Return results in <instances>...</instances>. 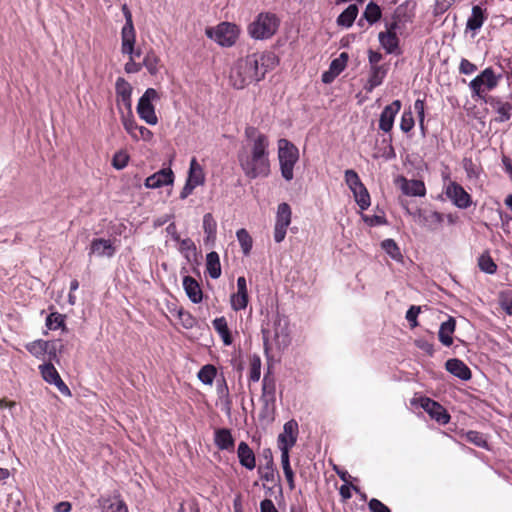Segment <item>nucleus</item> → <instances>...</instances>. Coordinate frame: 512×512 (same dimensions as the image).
Wrapping results in <instances>:
<instances>
[{
    "label": "nucleus",
    "mask_w": 512,
    "mask_h": 512,
    "mask_svg": "<svg viewBox=\"0 0 512 512\" xmlns=\"http://www.w3.org/2000/svg\"><path fill=\"white\" fill-rule=\"evenodd\" d=\"M203 230L208 241H214L217 233V223L211 213L203 216Z\"/></svg>",
    "instance_id": "ea45409f"
},
{
    "label": "nucleus",
    "mask_w": 512,
    "mask_h": 512,
    "mask_svg": "<svg viewBox=\"0 0 512 512\" xmlns=\"http://www.w3.org/2000/svg\"><path fill=\"white\" fill-rule=\"evenodd\" d=\"M500 79L501 75H496L491 67L485 68L469 83L472 98L485 102V98H488L487 92L496 88Z\"/></svg>",
    "instance_id": "39448f33"
},
{
    "label": "nucleus",
    "mask_w": 512,
    "mask_h": 512,
    "mask_svg": "<svg viewBox=\"0 0 512 512\" xmlns=\"http://www.w3.org/2000/svg\"><path fill=\"white\" fill-rule=\"evenodd\" d=\"M396 23L392 24L387 32L379 33V42L388 54L394 53L399 46V39L395 32Z\"/></svg>",
    "instance_id": "412c9836"
},
{
    "label": "nucleus",
    "mask_w": 512,
    "mask_h": 512,
    "mask_svg": "<svg viewBox=\"0 0 512 512\" xmlns=\"http://www.w3.org/2000/svg\"><path fill=\"white\" fill-rule=\"evenodd\" d=\"M368 507L371 512H391L385 504L376 498H372L369 501Z\"/></svg>",
    "instance_id": "e2e57ef3"
},
{
    "label": "nucleus",
    "mask_w": 512,
    "mask_h": 512,
    "mask_svg": "<svg viewBox=\"0 0 512 512\" xmlns=\"http://www.w3.org/2000/svg\"><path fill=\"white\" fill-rule=\"evenodd\" d=\"M121 120L126 132L136 141L142 139L144 141H151L153 133L145 126H139L133 114H125L121 111Z\"/></svg>",
    "instance_id": "1a4fd4ad"
},
{
    "label": "nucleus",
    "mask_w": 512,
    "mask_h": 512,
    "mask_svg": "<svg viewBox=\"0 0 512 512\" xmlns=\"http://www.w3.org/2000/svg\"><path fill=\"white\" fill-rule=\"evenodd\" d=\"M418 221L423 227L433 231L441 226L443 215L437 211L419 210Z\"/></svg>",
    "instance_id": "6ab92c4d"
},
{
    "label": "nucleus",
    "mask_w": 512,
    "mask_h": 512,
    "mask_svg": "<svg viewBox=\"0 0 512 512\" xmlns=\"http://www.w3.org/2000/svg\"><path fill=\"white\" fill-rule=\"evenodd\" d=\"M415 125L414 117L411 111H404L401 116L400 129L404 133L410 132Z\"/></svg>",
    "instance_id": "6e6d98bb"
},
{
    "label": "nucleus",
    "mask_w": 512,
    "mask_h": 512,
    "mask_svg": "<svg viewBox=\"0 0 512 512\" xmlns=\"http://www.w3.org/2000/svg\"><path fill=\"white\" fill-rule=\"evenodd\" d=\"M292 211L288 203H280L277 207L274 227V240L281 243L286 236L287 228L291 224Z\"/></svg>",
    "instance_id": "6e6552de"
},
{
    "label": "nucleus",
    "mask_w": 512,
    "mask_h": 512,
    "mask_svg": "<svg viewBox=\"0 0 512 512\" xmlns=\"http://www.w3.org/2000/svg\"><path fill=\"white\" fill-rule=\"evenodd\" d=\"M466 440L481 448H484L487 445L484 435L478 431H468L466 433Z\"/></svg>",
    "instance_id": "4d7b16f0"
},
{
    "label": "nucleus",
    "mask_w": 512,
    "mask_h": 512,
    "mask_svg": "<svg viewBox=\"0 0 512 512\" xmlns=\"http://www.w3.org/2000/svg\"><path fill=\"white\" fill-rule=\"evenodd\" d=\"M278 160L281 176L286 181H291L294 178V167L299 160V149L291 141L279 139Z\"/></svg>",
    "instance_id": "7ed1b4c3"
},
{
    "label": "nucleus",
    "mask_w": 512,
    "mask_h": 512,
    "mask_svg": "<svg viewBox=\"0 0 512 512\" xmlns=\"http://www.w3.org/2000/svg\"><path fill=\"white\" fill-rule=\"evenodd\" d=\"M345 182L352 192L355 191L356 189H359L360 186L364 185L361 182L358 174L352 169H348L345 171Z\"/></svg>",
    "instance_id": "864d4df0"
},
{
    "label": "nucleus",
    "mask_w": 512,
    "mask_h": 512,
    "mask_svg": "<svg viewBox=\"0 0 512 512\" xmlns=\"http://www.w3.org/2000/svg\"><path fill=\"white\" fill-rule=\"evenodd\" d=\"M128 160L129 156L125 152L119 151L112 158V166L117 170H121L127 166Z\"/></svg>",
    "instance_id": "13d9d810"
},
{
    "label": "nucleus",
    "mask_w": 512,
    "mask_h": 512,
    "mask_svg": "<svg viewBox=\"0 0 512 512\" xmlns=\"http://www.w3.org/2000/svg\"><path fill=\"white\" fill-rule=\"evenodd\" d=\"M358 15V6L356 4L349 5L338 17L337 25L350 28Z\"/></svg>",
    "instance_id": "f704fd0d"
},
{
    "label": "nucleus",
    "mask_w": 512,
    "mask_h": 512,
    "mask_svg": "<svg viewBox=\"0 0 512 512\" xmlns=\"http://www.w3.org/2000/svg\"><path fill=\"white\" fill-rule=\"evenodd\" d=\"M231 307L235 311L244 310L248 305V291L245 277L237 279V293L231 296Z\"/></svg>",
    "instance_id": "dca6fc26"
},
{
    "label": "nucleus",
    "mask_w": 512,
    "mask_h": 512,
    "mask_svg": "<svg viewBox=\"0 0 512 512\" xmlns=\"http://www.w3.org/2000/svg\"><path fill=\"white\" fill-rule=\"evenodd\" d=\"M264 457L267 461L266 465L265 466H260L258 468V474L260 475V478L264 481H267V482H272L274 481V462H273V456H272V452L270 449H265L264 452Z\"/></svg>",
    "instance_id": "72a5a7b5"
},
{
    "label": "nucleus",
    "mask_w": 512,
    "mask_h": 512,
    "mask_svg": "<svg viewBox=\"0 0 512 512\" xmlns=\"http://www.w3.org/2000/svg\"><path fill=\"white\" fill-rule=\"evenodd\" d=\"M213 328L221 337L224 345L229 346L232 344L233 339L228 328L227 320L224 316L215 318L212 321Z\"/></svg>",
    "instance_id": "473e14b6"
},
{
    "label": "nucleus",
    "mask_w": 512,
    "mask_h": 512,
    "mask_svg": "<svg viewBox=\"0 0 512 512\" xmlns=\"http://www.w3.org/2000/svg\"><path fill=\"white\" fill-rule=\"evenodd\" d=\"M64 345L60 340L48 341L47 352L48 360L52 363V361L59 362L58 354L62 353Z\"/></svg>",
    "instance_id": "09e8293b"
},
{
    "label": "nucleus",
    "mask_w": 512,
    "mask_h": 512,
    "mask_svg": "<svg viewBox=\"0 0 512 512\" xmlns=\"http://www.w3.org/2000/svg\"><path fill=\"white\" fill-rule=\"evenodd\" d=\"M263 406L260 411V417L261 418H269L273 417L276 409V403L270 402H262Z\"/></svg>",
    "instance_id": "0e129e2a"
},
{
    "label": "nucleus",
    "mask_w": 512,
    "mask_h": 512,
    "mask_svg": "<svg viewBox=\"0 0 512 512\" xmlns=\"http://www.w3.org/2000/svg\"><path fill=\"white\" fill-rule=\"evenodd\" d=\"M186 181L196 185L197 187L203 185L205 182V174L203 168L195 157H193L190 161L188 177Z\"/></svg>",
    "instance_id": "2f4dec72"
},
{
    "label": "nucleus",
    "mask_w": 512,
    "mask_h": 512,
    "mask_svg": "<svg viewBox=\"0 0 512 512\" xmlns=\"http://www.w3.org/2000/svg\"><path fill=\"white\" fill-rule=\"evenodd\" d=\"M48 341L38 339L33 342L26 344V349L29 353H31L34 357L38 359H44V356L47 352Z\"/></svg>",
    "instance_id": "e433bc0d"
},
{
    "label": "nucleus",
    "mask_w": 512,
    "mask_h": 512,
    "mask_svg": "<svg viewBox=\"0 0 512 512\" xmlns=\"http://www.w3.org/2000/svg\"><path fill=\"white\" fill-rule=\"evenodd\" d=\"M280 19L274 13H260L249 25L248 31L252 38L264 40L271 38L278 30Z\"/></svg>",
    "instance_id": "20e7f679"
},
{
    "label": "nucleus",
    "mask_w": 512,
    "mask_h": 512,
    "mask_svg": "<svg viewBox=\"0 0 512 512\" xmlns=\"http://www.w3.org/2000/svg\"><path fill=\"white\" fill-rule=\"evenodd\" d=\"M415 346L420 350L424 351L429 356H433L434 354V345L433 343L425 340V339H417L415 340Z\"/></svg>",
    "instance_id": "680f3d73"
},
{
    "label": "nucleus",
    "mask_w": 512,
    "mask_h": 512,
    "mask_svg": "<svg viewBox=\"0 0 512 512\" xmlns=\"http://www.w3.org/2000/svg\"><path fill=\"white\" fill-rule=\"evenodd\" d=\"M261 402L276 403V381L270 371L264 374L262 380Z\"/></svg>",
    "instance_id": "4be33fe9"
},
{
    "label": "nucleus",
    "mask_w": 512,
    "mask_h": 512,
    "mask_svg": "<svg viewBox=\"0 0 512 512\" xmlns=\"http://www.w3.org/2000/svg\"><path fill=\"white\" fill-rule=\"evenodd\" d=\"M509 100H504L498 96H488L485 98V103L488 104L497 114V122H506L512 116V94L508 97Z\"/></svg>",
    "instance_id": "9d476101"
},
{
    "label": "nucleus",
    "mask_w": 512,
    "mask_h": 512,
    "mask_svg": "<svg viewBox=\"0 0 512 512\" xmlns=\"http://www.w3.org/2000/svg\"><path fill=\"white\" fill-rule=\"evenodd\" d=\"M216 374H217L216 368L211 364H207L199 370L198 378L203 384L212 385V383L216 377Z\"/></svg>",
    "instance_id": "a18cd8bd"
},
{
    "label": "nucleus",
    "mask_w": 512,
    "mask_h": 512,
    "mask_svg": "<svg viewBox=\"0 0 512 512\" xmlns=\"http://www.w3.org/2000/svg\"><path fill=\"white\" fill-rule=\"evenodd\" d=\"M270 58V55L255 53L239 59L230 71L231 85L236 89H243L253 82L262 80L267 72L266 61Z\"/></svg>",
    "instance_id": "f257e3e1"
},
{
    "label": "nucleus",
    "mask_w": 512,
    "mask_h": 512,
    "mask_svg": "<svg viewBox=\"0 0 512 512\" xmlns=\"http://www.w3.org/2000/svg\"><path fill=\"white\" fill-rule=\"evenodd\" d=\"M239 166L246 178H266L271 173L269 146L241 147L237 153Z\"/></svg>",
    "instance_id": "f03ea898"
},
{
    "label": "nucleus",
    "mask_w": 512,
    "mask_h": 512,
    "mask_svg": "<svg viewBox=\"0 0 512 512\" xmlns=\"http://www.w3.org/2000/svg\"><path fill=\"white\" fill-rule=\"evenodd\" d=\"M388 72L386 65L374 66L370 69L369 79L365 85L367 92H372L376 87L380 86Z\"/></svg>",
    "instance_id": "c85d7f7f"
},
{
    "label": "nucleus",
    "mask_w": 512,
    "mask_h": 512,
    "mask_svg": "<svg viewBox=\"0 0 512 512\" xmlns=\"http://www.w3.org/2000/svg\"><path fill=\"white\" fill-rule=\"evenodd\" d=\"M236 237L241 246L243 254L245 256L249 255L252 249L253 240L248 231L244 228H241L236 232Z\"/></svg>",
    "instance_id": "37998d69"
},
{
    "label": "nucleus",
    "mask_w": 512,
    "mask_h": 512,
    "mask_svg": "<svg viewBox=\"0 0 512 512\" xmlns=\"http://www.w3.org/2000/svg\"><path fill=\"white\" fill-rule=\"evenodd\" d=\"M298 436V423L295 420L287 421L283 426V432L278 435V446L288 444L294 446Z\"/></svg>",
    "instance_id": "f3484780"
},
{
    "label": "nucleus",
    "mask_w": 512,
    "mask_h": 512,
    "mask_svg": "<svg viewBox=\"0 0 512 512\" xmlns=\"http://www.w3.org/2000/svg\"><path fill=\"white\" fill-rule=\"evenodd\" d=\"M215 445L220 450L231 451L234 448L235 440L231 434V431L227 428H220L215 430L214 433Z\"/></svg>",
    "instance_id": "7c9ffc66"
},
{
    "label": "nucleus",
    "mask_w": 512,
    "mask_h": 512,
    "mask_svg": "<svg viewBox=\"0 0 512 512\" xmlns=\"http://www.w3.org/2000/svg\"><path fill=\"white\" fill-rule=\"evenodd\" d=\"M237 25L229 22H222L215 28H207L206 35L223 47H230L235 44L238 38Z\"/></svg>",
    "instance_id": "423d86ee"
},
{
    "label": "nucleus",
    "mask_w": 512,
    "mask_h": 512,
    "mask_svg": "<svg viewBox=\"0 0 512 512\" xmlns=\"http://www.w3.org/2000/svg\"><path fill=\"white\" fill-rule=\"evenodd\" d=\"M446 196L460 209H466L471 205V196L457 182H451L446 187Z\"/></svg>",
    "instance_id": "9b49d317"
},
{
    "label": "nucleus",
    "mask_w": 512,
    "mask_h": 512,
    "mask_svg": "<svg viewBox=\"0 0 512 512\" xmlns=\"http://www.w3.org/2000/svg\"><path fill=\"white\" fill-rule=\"evenodd\" d=\"M261 376V359L259 356L254 355L250 360L249 380L252 382L259 381Z\"/></svg>",
    "instance_id": "3c124183"
},
{
    "label": "nucleus",
    "mask_w": 512,
    "mask_h": 512,
    "mask_svg": "<svg viewBox=\"0 0 512 512\" xmlns=\"http://www.w3.org/2000/svg\"><path fill=\"white\" fill-rule=\"evenodd\" d=\"M237 456L239 463L248 470H253L256 466V458L249 445L242 441L238 445Z\"/></svg>",
    "instance_id": "cd10ccee"
},
{
    "label": "nucleus",
    "mask_w": 512,
    "mask_h": 512,
    "mask_svg": "<svg viewBox=\"0 0 512 512\" xmlns=\"http://www.w3.org/2000/svg\"><path fill=\"white\" fill-rule=\"evenodd\" d=\"M381 248L395 261L401 262L403 255L399 246L393 239H385L381 242Z\"/></svg>",
    "instance_id": "4c0bfd02"
},
{
    "label": "nucleus",
    "mask_w": 512,
    "mask_h": 512,
    "mask_svg": "<svg viewBox=\"0 0 512 512\" xmlns=\"http://www.w3.org/2000/svg\"><path fill=\"white\" fill-rule=\"evenodd\" d=\"M401 101L394 100L391 104L384 107L379 118V129L385 133H389L394 125L396 115L401 109Z\"/></svg>",
    "instance_id": "ddd939ff"
},
{
    "label": "nucleus",
    "mask_w": 512,
    "mask_h": 512,
    "mask_svg": "<svg viewBox=\"0 0 512 512\" xmlns=\"http://www.w3.org/2000/svg\"><path fill=\"white\" fill-rule=\"evenodd\" d=\"M401 190L405 195L423 197L426 194V188L424 182L421 180H408L401 177Z\"/></svg>",
    "instance_id": "a878e982"
},
{
    "label": "nucleus",
    "mask_w": 512,
    "mask_h": 512,
    "mask_svg": "<svg viewBox=\"0 0 512 512\" xmlns=\"http://www.w3.org/2000/svg\"><path fill=\"white\" fill-rule=\"evenodd\" d=\"M455 328H456V320L451 316H449L445 322L441 323L439 331H438V338H439V341L444 346L449 347L453 344L452 335L455 332Z\"/></svg>",
    "instance_id": "c756f323"
},
{
    "label": "nucleus",
    "mask_w": 512,
    "mask_h": 512,
    "mask_svg": "<svg viewBox=\"0 0 512 512\" xmlns=\"http://www.w3.org/2000/svg\"><path fill=\"white\" fill-rule=\"evenodd\" d=\"M117 100L132 95V87L124 78L119 77L115 83Z\"/></svg>",
    "instance_id": "8fccbe9b"
},
{
    "label": "nucleus",
    "mask_w": 512,
    "mask_h": 512,
    "mask_svg": "<svg viewBox=\"0 0 512 512\" xmlns=\"http://www.w3.org/2000/svg\"><path fill=\"white\" fill-rule=\"evenodd\" d=\"M158 62L159 58L153 52H150L144 57L141 64L151 75H155L158 72Z\"/></svg>",
    "instance_id": "603ef678"
},
{
    "label": "nucleus",
    "mask_w": 512,
    "mask_h": 512,
    "mask_svg": "<svg viewBox=\"0 0 512 512\" xmlns=\"http://www.w3.org/2000/svg\"><path fill=\"white\" fill-rule=\"evenodd\" d=\"M354 490L356 493H360V489L359 487L357 486H354V485H347V484H344L340 487L339 489V493L341 495V497L344 499V500H348L352 497V493H351V490Z\"/></svg>",
    "instance_id": "69168bd1"
},
{
    "label": "nucleus",
    "mask_w": 512,
    "mask_h": 512,
    "mask_svg": "<svg viewBox=\"0 0 512 512\" xmlns=\"http://www.w3.org/2000/svg\"><path fill=\"white\" fill-rule=\"evenodd\" d=\"M348 58V54L346 52H342L338 58L331 61L329 68L339 75L345 69Z\"/></svg>",
    "instance_id": "5fc2aeb1"
},
{
    "label": "nucleus",
    "mask_w": 512,
    "mask_h": 512,
    "mask_svg": "<svg viewBox=\"0 0 512 512\" xmlns=\"http://www.w3.org/2000/svg\"><path fill=\"white\" fill-rule=\"evenodd\" d=\"M116 252L115 247L110 240L103 238L93 239L90 246V254H95L98 257H112Z\"/></svg>",
    "instance_id": "393cba45"
},
{
    "label": "nucleus",
    "mask_w": 512,
    "mask_h": 512,
    "mask_svg": "<svg viewBox=\"0 0 512 512\" xmlns=\"http://www.w3.org/2000/svg\"><path fill=\"white\" fill-rule=\"evenodd\" d=\"M158 99V92L154 88H148L138 101L137 113L149 125H156L158 122L155 108L152 104L154 100Z\"/></svg>",
    "instance_id": "0eeeda50"
},
{
    "label": "nucleus",
    "mask_w": 512,
    "mask_h": 512,
    "mask_svg": "<svg viewBox=\"0 0 512 512\" xmlns=\"http://www.w3.org/2000/svg\"><path fill=\"white\" fill-rule=\"evenodd\" d=\"M98 503L102 512H128V507L120 495L101 497Z\"/></svg>",
    "instance_id": "aec40b11"
},
{
    "label": "nucleus",
    "mask_w": 512,
    "mask_h": 512,
    "mask_svg": "<svg viewBox=\"0 0 512 512\" xmlns=\"http://www.w3.org/2000/svg\"><path fill=\"white\" fill-rule=\"evenodd\" d=\"M121 39L122 46L121 51L123 54L133 55L134 53V44L136 39V32L133 24V20L130 17H127V22H125L122 31H121Z\"/></svg>",
    "instance_id": "2eb2a0df"
},
{
    "label": "nucleus",
    "mask_w": 512,
    "mask_h": 512,
    "mask_svg": "<svg viewBox=\"0 0 512 512\" xmlns=\"http://www.w3.org/2000/svg\"><path fill=\"white\" fill-rule=\"evenodd\" d=\"M421 311L420 306L412 305L406 312L405 318L412 328L418 326L417 317Z\"/></svg>",
    "instance_id": "bf43d9fd"
},
{
    "label": "nucleus",
    "mask_w": 512,
    "mask_h": 512,
    "mask_svg": "<svg viewBox=\"0 0 512 512\" xmlns=\"http://www.w3.org/2000/svg\"><path fill=\"white\" fill-rule=\"evenodd\" d=\"M353 194L361 210H366L370 206V195L364 185L353 191Z\"/></svg>",
    "instance_id": "49530a36"
},
{
    "label": "nucleus",
    "mask_w": 512,
    "mask_h": 512,
    "mask_svg": "<svg viewBox=\"0 0 512 512\" xmlns=\"http://www.w3.org/2000/svg\"><path fill=\"white\" fill-rule=\"evenodd\" d=\"M477 71V66L466 58H462L459 64V73L471 75Z\"/></svg>",
    "instance_id": "052dcab7"
},
{
    "label": "nucleus",
    "mask_w": 512,
    "mask_h": 512,
    "mask_svg": "<svg viewBox=\"0 0 512 512\" xmlns=\"http://www.w3.org/2000/svg\"><path fill=\"white\" fill-rule=\"evenodd\" d=\"M421 407L429 416L440 424H447L450 421V415L446 409L431 398H421Z\"/></svg>",
    "instance_id": "f8f14e48"
},
{
    "label": "nucleus",
    "mask_w": 512,
    "mask_h": 512,
    "mask_svg": "<svg viewBox=\"0 0 512 512\" xmlns=\"http://www.w3.org/2000/svg\"><path fill=\"white\" fill-rule=\"evenodd\" d=\"M247 143L241 147L269 146V138L253 126H247L244 131Z\"/></svg>",
    "instance_id": "b1692460"
},
{
    "label": "nucleus",
    "mask_w": 512,
    "mask_h": 512,
    "mask_svg": "<svg viewBox=\"0 0 512 512\" xmlns=\"http://www.w3.org/2000/svg\"><path fill=\"white\" fill-rule=\"evenodd\" d=\"M382 16L381 9L378 4L371 1L367 4L363 13V18L370 24H374L380 20Z\"/></svg>",
    "instance_id": "a19ab883"
},
{
    "label": "nucleus",
    "mask_w": 512,
    "mask_h": 512,
    "mask_svg": "<svg viewBox=\"0 0 512 512\" xmlns=\"http://www.w3.org/2000/svg\"><path fill=\"white\" fill-rule=\"evenodd\" d=\"M39 371L43 380L49 384H53L58 378H60L58 371L51 362L39 365Z\"/></svg>",
    "instance_id": "58836bf2"
},
{
    "label": "nucleus",
    "mask_w": 512,
    "mask_h": 512,
    "mask_svg": "<svg viewBox=\"0 0 512 512\" xmlns=\"http://www.w3.org/2000/svg\"><path fill=\"white\" fill-rule=\"evenodd\" d=\"M478 266L481 271L487 274H495L497 271V265L489 255V253H483L478 258Z\"/></svg>",
    "instance_id": "c03bdc74"
},
{
    "label": "nucleus",
    "mask_w": 512,
    "mask_h": 512,
    "mask_svg": "<svg viewBox=\"0 0 512 512\" xmlns=\"http://www.w3.org/2000/svg\"><path fill=\"white\" fill-rule=\"evenodd\" d=\"M183 288L189 300L198 304L203 299V292L199 283L191 276H185L183 278Z\"/></svg>",
    "instance_id": "5701e85b"
},
{
    "label": "nucleus",
    "mask_w": 512,
    "mask_h": 512,
    "mask_svg": "<svg viewBox=\"0 0 512 512\" xmlns=\"http://www.w3.org/2000/svg\"><path fill=\"white\" fill-rule=\"evenodd\" d=\"M173 182V171L170 168H164L147 177L144 185L146 188L156 189L165 185H171Z\"/></svg>",
    "instance_id": "4468645a"
},
{
    "label": "nucleus",
    "mask_w": 512,
    "mask_h": 512,
    "mask_svg": "<svg viewBox=\"0 0 512 512\" xmlns=\"http://www.w3.org/2000/svg\"><path fill=\"white\" fill-rule=\"evenodd\" d=\"M217 395L221 403L224 405L225 410L229 413L231 410V399L229 396V389L224 377L221 381H217Z\"/></svg>",
    "instance_id": "79ce46f5"
},
{
    "label": "nucleus",
    "mask_w": 512,
    "mask_h": 512,
    "mask_svg": "<svg viewBox=\"0 0 512 512\" xmlns=\"http://www.w3.org/2000/svg\"><path fill=\"white\" fill-rule=\"evenodd\" d=\"M206 270L212 279H218L221 275L220 258L217 252L212 251L206 256Z\"/></svg>",
    "instance_id": "c9c22d12"
},
{
    "label": "nucleus",
    "mask_w": 512,
    "mask_h": 512,
    "mask_svg": "<svg viewBox=\"0 0 512 512\" xmlns=\"http://www.w3.org/2000/svg\"><path fill=\"white\" fill-rule=\"evenodd\" d=\"M130 59L125 64L124 70L126 73H138L142 69V64L134 61L133 55H129Z\"/></svg>",
    "instance_id": "338daca9"
},
{
    "label": "nucleus",
    "mask_w": 512,
    "mask_h": 512,
    "mask_svg": "<svg viewBox=\"0 0 512 512\" xmlns=\"http://www.w3.org/2000/svg\"><path fill=\"white\" fill-rule=\"evenodd\" d=\"M446 370L455 377L468 381L471 379L472 373L469 367L460 359L452 358L445 363Z\"/></svg>",
    "instance_id": "a211bd4d"
},
{
    "label": "nucleus",
    "mask_w": 512,
    "mask_h": 512,
    "mask_svg": "<svg viewBox=\"0 0 512 512\" xmlns=\"http://www.w3.org/2000/svg\"><path fill=\"white\" fill-rule=\"evenodd\" d=\"M500 304H501V308L506 312V314L512 315V296L511 295L502 297Z\"/></svg>",
    "instance_id": "774afa93"
},
{
    "label": "nucleus",
    "mask_w": 512,
    "mask_h": 512,
    "mask_svg": "<svg viewBox=\"0 0 512 512\" xmlns=\"http://www.w3.org/2000/svg\"><path fill=\"white\" fill-rule=\"evenodd\" d=\"M46 326L50 330H56L58 328H62L64 330L65 316L58 312L50 313L46 318Z\"/></svg>",
    "instance_id": "de8ad7c7"
},
{
    "label": "nucleus",
    "mask_w": 512,
    "mask_h": 512,
    "mask_svg": "<svg viewBox=\"0 0 512 512\" xmlns=\"http://www.w3.org/2000/svg\"><path fill=\"white\" fill-rule=\"evenodd\" d=\"M486 19V10L479 5L473 6L471 15L469 16L466 23V30H470L476 33L483 26Z\"/></svg>",
    "instance_id": "bb28decb"
}]
</instances>
